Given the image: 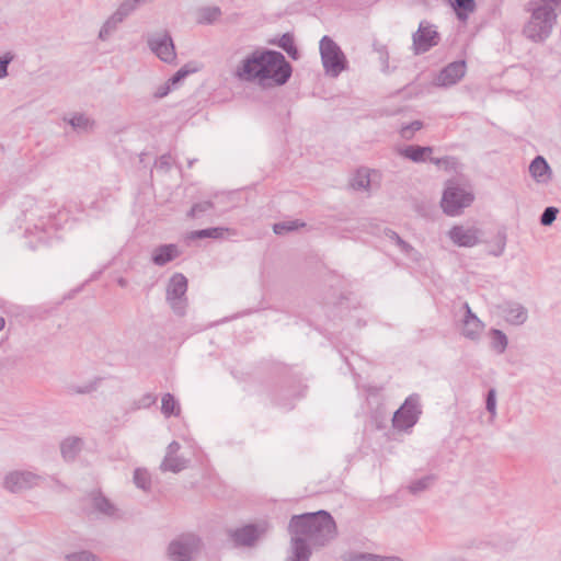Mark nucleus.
Wrapping results in <instances>:
<instances>
[{"instance_id": "1", "label": "nucleus", "mask_w": 561, "mask_h": 561, "mask_svg": "<svg viewBox=\"0 0 561 561\" xmlns=\"http://www.w3.org/2000/svg\"><path fill=\"white\" fill-rule=\"evenodd\" d=\"M287 529L290 546L285 561H310L313 549L328 546L337 536L336 523L325 510L293 515Z\"/></svg>"}, {"instance_id": "2", "label": "nucleus", "mask_w": 561, "mask_h": 561, "mask_svg": "<svg viewBox=\"0 0 561 561\" xmlns=\"http://www.w3.org/2000/svg\"><path fill=\"white\" fill-rule=\"evenodd\" d=\"M293 66L285 56L273 49L254 50L237 67L236 77L241 81L257 82L263 88L286 84Z\"/></svg>"}, {"instance_id": "3", "label": "nucleus", "mask_w": 561, "mask_h": 561, "mask_svg": "<svg viewBox=\"0 0 561 561\" xmlns=\"http://www.w3.org/2000/svg\"><path fill=\"white\" fill-rule=\"evenodd\" d=\"M557 10L553 5L543 2L530 8V18L524 25L523 34L534 43L545 42L557 23Z\"/></svg>"}, {"instance_id": "4", "label": "nucleus", "mask_w": 561, "mask_h": 561, "mask_svg": "<svg viewBox=\"0 0 561 561\" xmlns=\"http://www.w3.org/2000/svg\"><path fill=\"white\" fill-rule=\"evenodd\" d=\"M321 61L327 75L336 78L347 69L348 61L341 47L328 35L319 43Z\"/></svg>"}, {"instance_id": "5", "label": "nucleus", "mask_w": 561, "mask_h": 561, "mask_svg": "<svg viewBox=\"0 0 561 561\" xmlns=\"http://www.w3.org/2000/svg\"><path fill=\"white\" fill-rule=\"evenodd\" d=\"M474 201V195L458 184L449 183L440 199L443 211L450 217L458 216Z\"/></svg>"}, {"instance_id": "6", "label": "nucleus", "mask_w": 561, "mask_h": 561, "mask_svg": "<svg viewBox=\"0 0 561 561\" xmlns=\"http://www.w3.org/2000/svg\"><path fill=\"white\" fill-rule=\"evenodd\" d=\"M421 414V398L417 393H412L393 413L392 426L400 431H408L419 422Z\"/></svg>"}, {"instance_id": "7", "label": "nucleus", "mask_w": 561, "mask_h": 561, "mask_svg": "<svg viewBox=\"0 0 561 561\" xmlns=\"http://www.w3.org/2000/svg\"><path fill=\"white\" fill-rule=\"evenodd\" d=\"M187 283V278L182 273H175L170 277L167 286V300L173 312L179 317L186 313L187 299L185 294Z\"/></svg>"}, {"instance_id": "8", "label": "nucleus", "mask_w": 561, "mask_h": 561, "mask_svg": "<svg viewBox=\"0 0 561 561\" xmlns=\"http://www.w3.org/2000/svg\"><path fill=\"white\" fill-rule=\"evenodd\" d=\"M268 531V524L250 523L242 527L228 530V537L236 548L254 547L256 542Z\"/></svg>"}, {"instance_id": "9", "label": "nucleus", "mask_w": 561, "mask_h": 561, "mask_svg": "<svg viewBox=\"0 0 561 561\" xmlns=\"http://www.w3.org/2000/svg\"><path fill=\"white\" fill-rule=\"evenodd\" d=\"M201 548V539L196 535L185 534L173 539L168 546L171 561H193V556Z\"/></svg>"}, {"instance_id": "10", "label": "nucleus", "mask_w": 561, "mask_h": 561, "mask_svg": "<svg viewBox=\"0 0 561 561\" xmlns=\"http://www.w3.org/2000/svg\"><path fill=\"white\" fill-rule=\"evenodd\" d=\"M147 44L150 50L163 62L173 64L176 60L175 45L168 31L149 35Z\"/></svg>"}, {"instance_id": "11", "label": "nucleus", "mask_w": 561, "mask_h": 561, "mask_svg": "<svg viewBox=\"0 0 561 561\" xmlns=\"http://www.w3.org/2000/svg\"><path fill=\"white\" fill-rule=\"evenodd\" d=\"M413 50L415 55H422L437 46L440 41L439 33L433 25L421 22L419 28L412 36Z\"/></svg>"}, {"instance_id": "12", "label": "nucleus", "mask_w": 561, "mask_h": 561, "mask_svg": "<svg viewBox=\"0 0 561 561\" xmlns=\"http://www.w3.org/2000/svg\"><path fill=\"white\" fill-rule=\"evenodd\" d=\"M38 479L39 477L31 471H13L5 476L3 484L8 491L18 493L36 485Z\"/></svg>"}, {"instance_id": "13", "label": "nucleus", "mask_w": 561, "mask_h": 561, "mask_svg": "<svg viewBox=\"0 0 561 561\" xmlns=\"http://www.w3.org/2000/svg\"><path fill=\"white\" fill-rule=\"evenodd\" d=\"M467 65L465 60H456L445 66L435 79L438 87H451L459 82L466 75Z\"/></svg>"}, {"instance_id": "14", "label": "nucleus", "mask_w": 561, "mask_h": 561, "mask_svg": "<svg viewBox=\"0 0 561 561\" xmlns=\"http://www.w3.org/2000/svg\"><path fill=\"white\" fill-rule=\"evenodd\" d=\"M480 233L481 231L474 227L455 225L448 231V237L458 247L472 248L480 243Z\"/></svg>"}, {"instance_id": "15", "label": "nucleus", "mask_w": 561, "mask_h": 561, "mask_svg": "<svg viewBox=\"0 0 561 561\" xmlns=\"http://www.w3.org/2000/svg\"><path fill=\"white\" fill-rule=\"evenodd\" d=\"M463 309H465V317L462 320L463 327H462L461 334L470 341H478L481 336V332L484 328V323L471 310L468 302L463 304Z\"/></svg>"}, {"instance_id": "16", "label": "nucleus", "mask_w": 561, "mask_h": 561, "mask_svg": "<svg viewBox=\"0 0 561 561\" xmlns=\"http://www.w3.org/2000/svg\"><path fill=\"white\" fill-rule=\"evenodd\" d=\"M181 255L175 243H164L156 247L151 252V262L157 266H164Z\"/></svg>"}, {"instance_id": "17", "label": "nucleus", "mask_w": 561, "mask_h": 561, "mask_svg": "<svg viewBox=\"0 0 561 561\" xmlns=\"http://www.w3.org/2000/svg\"><path fill=\"white\" fill-rule=\"evenodd\" d=\"M529 173L537 183L547 184L552 178V170L542 156H536L529 163Z\"/></svg>"}, {"instance_id": "18", "label": "nucleus", "mask_w": 561, "mask_h": 561, "mask_svg": "<svg viewBox=\"0 0 561 561\" xmlns=\"http://www.w3.org/2000/svg\"><path fill=\"white\" fill-rule=\"evenodd\" d=\"M431 146L408 145L398 149V154L414 163L426 162L433 152Z\"/></svg>"}, {"instance_id": "19", "label": "nucleus", "mask_w": 561, "mask_h": 561, "mask_svg": "<svg viewBox=\"0 0 561 561\" xmlns=\"http://www.w3.org/2000/svg\"><path fill=\"white\" fill-rule=\"evenodd\" d=\"M306 386L301 385V381L298 379H295L286 390H284V398L275 397V403L279 407L286 408V409H293V400L300 398L304 396V390L306 389Z\"/></svg>"}, {"instance_id": "20", "label": "nucleus", "mask_w": 561, "mask_h": 561, "mask_svg": "<svg viewBox=\"0 0 561 561\" xmlns=\"http://www.w3.org/2000/svg\"><path fill=\"white\" fill-rule=\"evenodd\" d=\"M92 507L95 512L105 515L107 517H113L116 514L115 505L101 492H92L91 493Z\"/></svg>"}, {"instance_id": "21", "label": "nucleus", "mask_w": 561, "mask_h": 561, "mask_svg": "<svg viewBox=\"0 0 561 561\" xmlns=\"http://www.w3.org/2000/svg\"><path fill=\"white\" fill-rule=\"evenodd\" d=\"M268 44L278 46L294 60H297L300 57V53L295 44L294 35L289 32L284 33L279 38L271 39Z\"/></svg>"}, {"instance_id": "22", "label": "nucleus", "mask_w": 561, "mask_h": 561, "mask_svg": "<svg viewBox=\"0 0 561 561\" xmlns=\"http://www.w3.org/2000/svg\"><path fill=\"white\" fill-rule=\"evenodd\" d=\"M82 448V439L76 436L65 438L60 444V453L66 461H73Z\"/></svg>"}, {"instance_id": "23", "label": "nucleus", "mask_w": 561, "mask_h": 561, "mask_svg": "<svg viewBox=\"0 0 561 561\" xmlns=\"http://www.w3.org/2000/svg\"><path fill=\"white\" fill-rule=\"evenodd\" d=\"M450 5L460 22H466L477 8L476 0H450Z\"/></svg>"}, {"instance_id": "24", "label": "nucleus", "mask_w": 561, "mask_h": 561, "mask_svg": "<svg viewBox=\"0 0 561 561\" xmlns=\"http://www.w3.org/2000/svg\"><path fill=\"white\" fill-rule=\"evenodd\" d=\"M506 242H507V232H506V229L504 227H502L501 229L497 230L494 238L488 242V250H486L488 254L495 256V257L501 256L505 251Z\"/></svg>"}, {"instance_id": "25", "label": "nucleus", "mask_w": 561, "mask_h": 561, "mask_svg": "<svg viewBox=\"0 0 561 561\" xmlns=\"http://www.w3.org/2000/svg\"><path fill=\"white\" fill-rule=\"evenodd\" d=\"M528 318L527 309L520 304H513L506 309V320L514 325H520Z\"/></svg>"}, {"instance_id": "26", "label": "nucleus", "mask_w": 561, "mask_h": 561, "mask_svg": "<svg viewBox=\"0 0 561 561\" xmlns=\"http://www.w3.org/2000/svg\"><path fill=\"white\" fill-rule=\"evenodd\" d=\"M229 231L228 228L224 227H209L205 229L194 230L190 234V239L201 240V239H221Z\"/></svg>"}, {"instance_id": "27", "label": "nucleus", "mask_w": 561, "mask_h": 561, "mask_svg": "<svg viewBox=\"0 0 561 561\" xmlns=\"http://www.w3.org/2000/svg\"><path fill=\"white\" fill-rule=\"evenodd\" d=\"M180 404L172 393H164L161 402V413L165 417L178 416L180 414Z\"/></svg>"}, {"instance_id": "28", "label": "nucleus", "mask_w": 561, "mask_h": 561, "mask_svg": "<svg viewBox=\"0 0 561 561\" xmlns=\"http://www.w3.org/2000/svg\"><path fill=\"white\" fill-rule=\"evenodd\" d=\"M491 347L497 353L503 354L508 345V339L506 334L500 330L492 328L490 330Z\"/></svg>"}, {"instance_id": "29", "label": "nucleus", "mask_w": 561, "mask_h": 561, "mask_svg": "<svg viewBox=\"0 0 561 561\" xmlns=\"http://www.w3.org/2000/svg\"><path fill=\"white\" fill-rule=\"evenodd\" d=\"M186 460L176 456H164L163 461L160 465L162 471H170L178 473L186 468Z\"/></svg>"}, {"instance_id": "30", "label": "nucleus", "mask_w": 561, "mask_h": 561, "mask_svg": "<svg viewBox=\"0 0 561 561\" xmlns=\"http://www.w3.org/2000/svg\"><path fill=\"white\" fill-rule=\"evenodd\" d=\"M222 12L219 7H204L199 10L198 13V23L210 25L215 23L220 16Z\"/></svg>"}, {"instance_id": "31", "label": "nucleus", "mask_w": 561, "mask_h": 561, "mask_svg": "<svg viewBox=\"0 0 561 561\" xmlns=\"http://www.w3.org/2000/svg\"><path fill=\"white\" fill-rule=\"evenodd\" d=\"M123 21L124 20L114 12L102 25L99 32V38L101 41H106L110 35L117 30L118 25Z\"/></svg>"}, {"instance_id": "32", "label": "nucleus", "mask_w": 561, "mask_h": 561, "mask_svg": "<svg viewBox=\"0 0 561 561\" xmlns=\"http://www.w3.org/2000/svg\"><path fill=\"white\" fill-rule=\"evenodd\" d=\"M133 481L135 485L142 491H149L151 488V477L147 469L136 468L134 470Z\"/></svg>"}, {"instance_id": "33", "label": "nucleus", "mask_w": 561, "mask_h": 561, "mask_svg": "<svg viewBox=\"0 0 561 561\" xmlns=\"http://www.w3.org/2000/svg\"><path fill=\"white\" fill-rule=\"evenodd\" d=\"M65 121L75 129V130H88L93 126V121H91L88 116L81 113L73 114L70 118H65Z\"/></svg>"}, {"instance_id": "34", "label": "nucleus", "mask_w": 561, "mask_h": 561, "mask_svg": "<svg viewBox=\"0 0 561 561\" xmlns=\"http://www.w3.org/2000/svg\"><path fill=\"white\" fill-rule=\"evenodd\" d=\"M305 226L306 224L298 219L289 221H279L273 225V231L275 234L283 236L286 234L287 232L296 231Z\"/></svg>"}, {"instance_id": "35", "label": "nucleus", "mask_w": 561, "mask_h": 561, "mask_svg": "<svg viewBox=\"0 0 561 561\" xmlns=\"http://www.w3.org/2000/svg\"><path fill=\"white\" fill-rule=\"evenodd\" d=\"M101 381V378H95L94 380L84 383L82 386L77 385H68L66 387V391L68 394H88L98 389L99 382Z\"/></svg>"}, {"instance_id": "36", "label": "nucleus", "mask_w": 561, "mask_h": 561, "mask_svg": "<svg viewBox=\"0 0 561 561\" xmlns=\"http://www.w3.org/2000/svg\"><path fill=\"white\" fill-rule=\"evenodd\" d=\"M424 127V123L422 121H413L408 124H402L399 129V135L404 140H411L414 137V134L421 130Z\"/></svg>"}, {"instance_id": "37", "label": "nucleus", "mask_w": 561, "mask_h": 561, "mask_svg": "<svg viewBox=\"0 0 561 561\" xmlns=\"http://www.w3.org/2000/svg\"><path fill=\"white\" fill-rule=\"evenodd\" d=\"M348 561H403L399 557H382L368 552H357L350 556Z\"/></svg>"}, {"instance_id": "38", "label": "nucleus", "mask_w": 561, "mask_h": 561, "mask_svg": "<svg viewBox=\"0 0 561 561\" xmlns=\"http://www.w3.org/2000/svg\"><path fill=\"white\" fill-rule=\"evenodd\" d=\"M434 481V476H425L420 479L412 481L409 485V491L412 494H417L426 490Z\"/></svg>"}, {"instance_id": "39", "label": "nucleus", "mask_w": 561, "mask_h": 561, "mask_svg": "<svg viewBox=\"0 0 561 561\" xmlns=\"http://www.w3.org/2000/svg\"><path fill=\"white\" fill-rule=\"evenodd\" d=\"M213 208H214V203L210 201L198 202V203L193 204L187 216L192 217V218H196V217H199L201 215L211 210Z\"/></svg>"}, {"instance_id": "40", "label": "nucleus", "mask_w": 561, "mask_h": 561, "mask_svg": "<svg viewBox=\"0 0 561 561\" xmlns=\"http://www.w3.org/2000/svg\"><path fill=\"white\" fill-rule=\"evenodd\" d=\"M559 214V209L554 206H548L543 209L539 217V222L541 226L548 227L551 226L554 220L557 219V216Z\"/></svg>"}, {"instance_id": "41", "label": "nucleus", "mask_w": 561, "mask_h": 561, "mask_svg": "<svg viewBox=\"0 0 561 561\" xmlns=\"http://www.w3.org/2000/svg\"><path fill=\"white\" fill-rule=\"evenodd\" d=\"M354 190H367L370 186V178L367 172L357 171L351 183Z\"/></svg>"}, {"instance_id": "42", "label": "nucleus", "mask_w": 561, "mask_h": 561, "mask_svg": "<svg viewBox=\"0 0 561 561\" xmlns=\"http://www.w3.org/2000/svg\"><path fill=\"white\" fill-rule=\"evenodd\" d=\"M385 236L389 238L391 241H393L402 252L409 253L411 250H413L412 245L408 243L405 240H403L396 231L391 229L385 230Z\"/></svg>"}, {"instance_id": "43", "label": "nucleus", "mask_w": 561, "mask_h": 561, "mask_svg": "<svg viewBox=\"0 0 561 561\" xmlns=\"http://www.w3.org/2000/svg\"><path fill=\"white\" fill-rule=\"evenodd\" d=\"M172 165V156L170 153H164L160 156L156 162L154 168L158 171H162L164 173L169 172Z\"/></svg>"}, {"instance_id": "44", "label": "nucleus", "mask_w": 561, "mask_h": 561, "mask_svg": "<svg viewBox=\"0 0 561 561\" xmlns=\"http://www.w3.org/2000/svg\"><path fill=\"white\" fill-rule=\"evenodd\" d=\"M13 59L14 55L11 51H7L0 56V79H3L8 76V68Z\"/></svg>"}, {"instance_id": "45", "label": "nucleus", "mask_w": 561, "mask_h": 561, "mask_svg": "<svg viewBox=\"0 0 561 561\" xmlns=\"http://www.w3.org/2000/svg\"><path fill=\"white\" fill-rule=\"evenodd\" d=\"M157 402V396L153 393H145L141 398H139L136 402V409H147L153 405Z\"/></svg>"}, {"instance_id": "46", "label": "nucleus", "mask_w": 561, "mask_h": 561, "mask_svg": "<svg viewBox=\"0 0 561 561\" xmlns=\"http://www.w3.org/2000/svg\"><path fill=\"white\" fill-rule=\"evenodd\" d=\"M68 561H96L95 554L90 551H79L67 556Z\"/></svg>"}, {"instance_id": "47", "label": "nucleus", "mask_w": 561, "mask_h": 561, "mask_svg": "<svg viewBox=\"0 0 561 561\" xmlns=\"http://www.w3.org/2000/svg\"><path fill=\"white\" fill-rule=\"evenodd\" d=\"M135 7L130 3V0H124L117 10L115 11L116 15L121 16L125 20L129 14L135 11Z\"/></svg>"}, {"instance_id": "48", "label": "nucleus", "mask_w": 561, "mask_h": 561, "mask_svg": "<svg viewBox=\"0 0 561 561\" xmlns=\"http://www.w3.org/2000/svg\"><path fill=\"white\" fill-rule=\"evenodd\" d=\"M485 409L489 413L495 414L496 411V394L494 389H490L485 398Z\"/></svg>"}, {"instance_id": "49", "label": "nucleus", "mask_w": 561, "mask_h": 561, "mask_svg": "<svg viewBox=\"0 0 561 561\" xmlns=\"http://www.w3.org/2000/svg\"><path fill=\"white\" fill-rule=\"evenodd\" d=\"M376 50L379 53V59L383 66L382 71L386 72L389 68V53L383 45H381L379 48H376Z\"/></svg>"}, {"instance_id": "50", "label": "nucleus", "mask_w": 561, "mask_h": 561, "mask_svg": "<svg viewBox=\"0 0 561 561\" xmlns=\"http://www.w3.org/2000/svg\"><path fill=\"white\" fill-rule=\"evenodd\" d=\"M172 89L173 88L171 85H169V82L165 81L163 84L159 85L156 89L153 96H154V99H158V100L162 99V98L167 96L171 92Z\"/></svg>"}, {"instance_id": "51", "label": "nucleus", "mask_w": 561, "mask_h": 561, "mask_svg": "<svg viewBox=\"0 0 561 561\" xmlns=\"http://www.w3.org/2000/svg\"><path fill=\"white\" fill-rule=\"evenodd\" d=\"M184 79H185L184 71H181V69H179L167 81L169 82V85H171L174 89Z\"/></svg>"}, {"instance_id": "52", "label": "nucleus", "mask_w": 561, "mask_h": 561, "mask_svg": "<svg viewBox=\"0 0 561 561\" xmlns=\"http://www.w3.org/2000/svg\"><path fill=\"white\" fill-rule=\"evenodd\" d=\"M180 69L181 71H184V76L186 78L187 76L197 72L201 69V67L196 61H190L182 66Z\"/></svg>"}, {"instance_id": "53", "label": "nucleus", "mask_w": 561, "mask_h": 561, "mask_svg": "<svg viewBox=\"0 0 561 561\" xmlns=\"http://www.w3.org/2000/svg\"><path fill=\"white\" fill-rule=\"evenodd\" d=\"M450 160H453V158L448 157V156H445V157H442V158H432L430 156L427 161H430L431 163H433V164H435L437 167H445V168H447L449 162H450Z\"/></svg>"}, {"instance_id": "54", "label": "nucleus", "mask_w": 561, "mask_h": 561, "mask_svg": "<svg viewBox=\"0 0 561 561\" xmlns=\"http://www.w3.org/2000/svg\"><path fill=\"white\" fill-rule=\"evenodd\" d=\"M180 447H181V446H180V444H179L176 440H172V442L168 445L165 456H175V454L179 451Z\"/></svg>"}, {"instance_id": "55", "label": "nucleus", "mask_w": 561, "mask_h": 561, "mask_svg": "<svg viewBox=\"0 0 561 561\" xmlns=\"http://www.w3.org/2000/svg\"><path fill=\"white\" fill-rule=\"evenodd\" d=\"M540 2L548 3L551 7L553 5L554 8L561 10V0H540Z\"/></svg>"}, {"instance_id": "56", "label": "nucleus", "mask_w": 561, "mask_h": 561, "mask_svg": "<svg viewBox=\"0 0 561 561\" xmlns=\"http://www.w3.org/2000/svg\"><path fill=\"white\" fill-rule=\"evenodd\" d=\"M148 0H130V3L137 9L141 4L146 3Z\"/></svg>"}, {"instance_id": "57", "label": "nucleus", "mask_w": 561, "mask_h": 561, "mask_svg": "<svg viewBox=\"0 0 561 561\" xmlns=\"http://www.w3.org/2000/svg\"><path fill=\"white\" fill-rule=\"evenodd\" d=\"M117 284H118V286H121V287H123V288H124V287H126V286L128 285V282H127V279H126V278H124V277H119V278L117 279Z\"/></svg>"}, {"instance_id": "58", "label": "nucleus", "mask_w": 561, "mask_h": 561, "mask_svg": "<svg viewBox=\"0 0 561 561\" xmlns=\"http://www.w3.org/2000/svg\"><path fill=\"white\" fill-rule=\"evenodd\" d=\"M5 327V319L0 316V331H2Z\"/></svg>"}, {"instance_id": "59", "label": "nucleus", "mask_w": 561, "mask_h": 561, "mask_svg": "<svg viewBox=\"0 0 561 561\" xmlns=\"http://www.w3.org/2000/svg\"><path fill=\"white\" fill-rule=\"evenodd\" d=\"M195 162V159L188 161V167L191 168L193 163Z\"/></svg>"}, {"instance_id": "60", "label": "nucleus", "mask_w": 561, "mask_h": 561, "mask_svg": "<svg viewBox=\"0 0 561 561\" xmlns=\"http://www.w3.org/2000/svg\"><path fill=\"white\" fill-rule=\"evenodd\" d=\"M4 150V148L2 146H0V151L2 152Z\"/></svg>"}]
</instances>
